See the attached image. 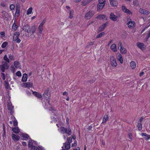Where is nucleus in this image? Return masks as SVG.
Wrapping results in <instances>:
<instances>
[{
    "label": "nucleus",
    "instance_id": "obj_1",
    "mask_svg": "<svg viewBox=\"0 0 150 150\" xmlns=\"http://www.w3.org/2000/svg\"><path fill=\"white\" fill-rule=\"evenodd\" d=\"M51 91L49 88H46L44 90L43 96L46 100L47 103H49L51 97Z\"/></svg>",
    "mask_w": 150,
    "mask_h": 150
},
{
    "label": "nucleus",
    "instance_id": "obj_2",
    "mask_svg": "<svg viewBox=\"0 0 150 150\" xmlns=\"http://www.w3.org/2000/svg\"><path fill=\"white\" fill-rule=\"evenodd\" d=\"M60 132L63 134L66 133L68 136L70 135L71 134V130L70 128L67 129L64 127H61L59 129Z\"/></svg>",
    "mask_w": 150,
    "mask_h": 150
},
{
    "label": "nucleus",
    "instance_id": "obj_3",
    "mask_svg": "<svg viewBox=\"0 0 150 150\" xmlns=\"http://www.w3.org/2000/svg\"><path fill=\"white\" fill-rule=\"evenodd\" d=\"M20 35V33L18 32H16L14 33L13 36V40L18 43H19L21 40L19 39L18 36Z\"/></svg>",
    "mask_w": 150,
    "mask_h": 150
},
{
    "label": "nucleus",
    "instance_id": "obj_4",
    "mask_svg": "<svg viewBox=\"0 0 150 150\" xmlns=\"http://www.w3.org/2000/svg\"><path fill=\"white\" fill-rule=\"evenodd\" d=\"M118 49L120 50V52L123 54H125L127 52V50L123 47L122 43L120 42L118 44Z\"/></svg>",
    "mask_w": 150,
    "mask_h": 150
},
{
    "label": "nucleus",
    "instance_id": "obj_5",
    "mask_svg": "<svg viewBox=\"0 0 150 150\" xmlns=\"http://www.w3.org/2000/svg\"><path fill=\"white\" fill-rule=\"evenodd\" d=\"M52 104H45L44 105L45 108L51 111H55L56 109L55 108L52 106Z\"/></svg>",
    "mask_w": 150,
    "mask_h": 150
},
{
    "label": "nucleus",
    "instance_id": "obj_6",
    "mask_svg": "<svg viewBox=\"0 0 150 150\" xmlns=\"http://www.w3.org/2000/svg\"><path fill=\"white\" fill-rule=\"evenodd\" d=\"M94 14V12L92 11H89L85 14V18L87 19H90Z\"/></svg>",
    "mask_w": 150,
    "mask_h": 150
},
{
    "label": "nucleus",
    "instance_id": "obj_7",
    "mask_svg": "<svg viewBox=\"0 0 150 150\" xmlns=\"http://www.w3.org/2000/svg\"><path fill=\"white\" fill-rule=\"evenodd\" d=\"M13 108L14 106L12 105V104H7V109L11 115H12L14 113Z\"/></svg>",
    "mask_w": 150,
    "mask_h": 150
},
{
    "label": "nucleus",
    "instance_id": "obj_8",
    "mask_svg": "<svg viewBox=\"0 0 150 150\" xmlns=\"http://www.w3.org/2000/svg\"><path fill=\"white\" fill-rule=\"evenodd\" d=\"M110 60L111 65L112 66L116 67L117 66V64L116 62V59L113 56H110Z\"/></svg>",
    "mask_w": 150,
    "mask_h": 150
},
{
    "label": "nucleus",
    "instance_id": "obj_9",
    "mask_svg": "<svg viewBox=\"0 0 150 150\" xmlns=\"http://www.w3.org/2000/svg\"><path fill=\"white\" fill-rule=\"evenodd\" d=\"M110 18L114 21H118V17L115 15L113 13H111L110 14Z\"/></svg>",
    "mask_w": 150,
    "mask_h": 150
},
{
    "label": "nucleus",
    "instance_id": "obj_10",
    "mask_svg": "<svg viewBox=\"0 0 150 150\" xmlns=\"http://www.w3.org/2000/svg\"><path fill=\"white\" fill-rule=\"evenodd\" d=\"M16 11L15 16L18 17L20 14V6L18 3H17L16 6Z\"/></svg>",
    "mask_w": 150,
    "mask_h": 150
},
{
    "label": "nucleus",
    "instance_id": "obj_11",
    "mask_svg": "<svg viewBox=\"0 0 150 150\" xmlns=\"http://www.w3.org/2000/svg\"><path fill=\"white\" fill-rule=\"evenodd\" d=\"M108 24V22L105 23L103 25H101L100 27L98 29V32H101L103 31L104 29L106 27Z\"/></svg>",
    "mask_w": 150,
    "mask_h": 150
},
{
    "label": "nucleus",
    "instance_id": "obj_12",
    "mask_svg": "<svg viewBox=\"0 0 150 150\" xmlns=\"http://www.w3.org/2000/svg\"><path fill=\"white\" fill-rule=\"evenodd\" d=\"M135 24V23L134 21H129L127 24L128 27L130 28H133Z\"/></svg>",
    "mask_w": 150,
    "mask_h": 150
},
{
    "label": "nucleus",
    "instance_id": "obj_13",
    "mask_svg": "<svg viewBox=\"0 0 150 150\" xmlns=\"http://www.w3.org/2000/svg\"><path fill=\"white\" fill-rule=\"evenodd\" d=\"M110 2L111 6H116L118 4L117 0H110Z\"/></svg>",
    "mask_w": 150,
    "mask_h": 150
},
{
    "label": "nucleus",
    "instance_id": "obj_14",
    "mask_svg": "<svg viewBox=\"0 0 150 150\" xmlns=\"http://www.w3.org/2000/svg\"><path fill=\"white\" fill-rule=\"evenodd\" d=\"M11 137L15 141L18 140L20 139V137L14 134H11Z\"/></svg>",
    "mask_w": 150,
    "mask_h": 150
},
{
    "label": "nucleus",
    "instance_id": "obj_15",
    "mask_svg": "<svg viewBox=\"0 0 150 150\" xmlns=\"http://www.w3.org/2000/svg\"><path fill=\"white\" fill-rule=\"evenodd\" d=\"M139 12L141 13L142 14L146 15L149 14L150 13L149 11L145 10L142 9V8L140 9Z\"/></svg>",
    "mask_w": 150,
    "mask_h": 150
},
{
    "label": "nucleus",
    "instance_id": "obj_16",
    "mask_svg": "<svg viewBox=\"0 0 150 150\" xmlns=\"http://www.w3.org/2000/svg\"><path fill=\"white\" fill-rule=\"evenodd\" d=\"M36 26L35 25L32 26L31 28H29V29L28 30V33H34L36 30Z\"/></svg>",
    "mask_w": 150,
    "mask_h": 150
},
{
    "label": "nucleus",
    "instance_id": "obj_17",
    "mask_svg": "<svg viewBox=\"0 0 150 150\" xmlns=\"http://www.w3.org/2000/svg\"><path fill=\"white\" fill-rule=\"evenodd\" d=\"M122 9L124 12L128 14H130L131 13L129 9H127L125 6H122Z\"/></svg>",
    "mask_w": 150,
    "mask_h": 150
},
{
    "label": "nucleus",
    "instance_id": "obj_18",
    "mask_svg": "<svg viewBox=\"0 0 150 150\" xmlns=\"http://www.w3.org/2000/svg\"><path fill=\"white\" fill-rule=\"evenodd\" d=\"M76 139V137L75 136H73L72 137H70L67 138V142L69 143L70 144L72 142V140L73 139L75 140Z\"/></svg>",
    "mask_w": 150,
    "mask_h": 150
},
{
    "label": "nucleus",
    "instance_id": "obj_19",
    "mask_svg": "<svg viewBox=\"0 0 150 150\" xmlns=\"http://www.w3.org/2000/svg\"><path fill=\"white\" fill-rule=\"evenodd\" d=\"M29 25L26 24L23 27V29L25 31L28 33V30L29 29Z\"/></svg>",
    "mask_w": 150,
    "mask_h": 150
},
{
    "label": "nucleus",
    "instance_id": "obj_20",
    "mask_svg": "<svg viewBox=\"0 0 150 150\" xmlns=\"http://www.w3.org/2000/svg\"><path fill=\"white\" fill-rule=\"evenodd\" d=\"M33 93L34 96L38 98H41L42 97V96L41 94L36 91H33Z\"/></svg>",
    "mask_w": 150,
    "mask_h": 150
},
{
    "label": "nucleus",
    "instance_id": "obj_21",
    "mask_svg": "<svg viewBox=\"0 0 150 150\" xmlns=\"http://www.w3.org/2000/svg\"><path fill=\"white\" fill-rule=\"evenodd\" d=\"M109 119L108 115H105L103 117L102 123L103 124H105L106 122Z\"/></svg>",
    "mask_w": 150,
    "mask_h": 150
},
{
    "label": "nucleus",
    "instance_id": "obj_22",
    "mask_svg": "<svg viewBox=\"0 0 150 150\" xmlns=\"http://www.w3.org/2000/svg\"><path fill=\"white\" fill-rule=\"evenodd\" d=\"M142 136H144V138L146 140H148L150 139V135L147 134L146 133H142L141 134Z\"/></svg>",
    "mask_w": 150,
    "mask_h": 150
},
{
    "label": "nucleus",
    "instance_id": "obj_23",
    "mask_svg": "<svg viewBox=\"0 0 150 150\" xmlns=\"http://www.w3.org/2000/svg\"><path fill=\"white\" fill-rule=\"evenodd\" d=\"M13 132L16 134L19 133L20 132V130L18 127H15L13 128L12 129Z\"/></svg>",
    "mask_w": 150,
    "mask_h": 150
},
{
    "label": "nucleus",
    "instance_id": "obj_24",
    "mask_svg": "<svg viewBox=\"0 0 150 150\" xmlns=\"http://www.w3.org/2000/svg\"><path fill=\"white\" fill-rule=\"evenodd\" d=\"M2 16L4 18L6 19L8 18V17L9 15L7 12L5 11H3L2 12Z\"/></svg>",
    "mask_w": 150,
    "mask_h": 150
},
{
    "label": "nucleus",
    "instance_id": "obj_25",
    "mask_svg": "<svg viewBox=\"0 0 150 150\" xmlns=\"http://www.w3.org/2000/svg\"><path fill=\"white\" fill-rule=\"evenodd\" d=\"M117 57L118 60L120 61V63L122 64L123 63L122 57L121 54H119L118 56H117Z\"/></svg>",
    "mask_w": 150,
    "mask_h": 150
},
{
    "label": "nucleus",
    "instance_id": "obj_26",
    "mask_svg": "<svg viewBox=\"0 0 150 150\" xmlns=\"http://www.w3.org/2000/svg\"><path fill=\"white\" fill-rule=\"evenodd\" d=\"M22 137L23 138V140H27L29 139V135L26 134H22Z\"/></svg>",
    "mask_w": 150,
    "mask_h": 150
},
{
    "label": "nucleus",
    "instance_id": "obj_27",
    "mask_svg": "<svg viewBox=\"0 0 150 150\" xmlns=\"http://www.w3.org/2000/svg\"><path fill=\"white\" fill-rule=\"evenodd\" d=\"M28 78V75L27 74L25 73L23 75V76L22 78V81L23 82H26Z\"/></svg>",
    "mask_w": 150,
    "mask_h": 150
},
{
    "label": "nucleus",
    "instance_id": "obj_28",
    "mask_svg": "<svg viewBox=\"0 0 150 150\" xmlns=\"http://www.w3.org/2000/svg\"><path fill=\"white\" fill-rule=\"evenodd\" d=\"M24 86L25 87H30L33 86V83L30 82H26L24 83Z\"/></svg>",
    "mask_w": 150,
    "mask_h": 150
},
{
    "label": "nucleus",
    "instance_id": "obj_29",
    "mask_svg": "<svg viewBox=\"0 0 150 150\" xmlns=\"http://www.w3.org/2000/svg\"><path fill=\"white\" fill-rule=\"evenodd\" d=\"M64 145L65 148L68 150H69L70 148V144L69 143L66 142L64 144Z\"/></svg>",
    "mask_w": 150,
    "mask_h": 150
},
{
    "label": "nucleus",
    "instance_id": "obj_30",
    "mask_svg": "<svg viewBox=\"0 0 150 150\" xmlns=\"http://www.w3.org/2000/svg\"><path fill=\"white\" fill-rule=\"evenodd\" d=\"M137 47L141 49H143L144 47V44L142 43H140V42H138L137 43Z\"/></svg>",
    "mask_w": 150,
    "mask_h": 150
},
{
    "label": "nucleus",
    "instance_id": "obj_31",
    "mask_svg": "<svg viewBox=\"0 0 150 150\" xmlns=\"http://www.w3.org/2000/svg\"><path fill=\"white\" fill-rule=\"evenodd\" d=\"M116 45L115 44H112L110 47L111 50L114 52H116L117 51V50L116 48Z\"/></svg>",
    "mask_w": 150,
    "mask_h": 150
},
{
    "label": "nucleus",
    "instance_id": "obj_32",
    "mask_svg": "<svg viewBox=\"0 0 150 150\" xmlns=\"http://www.w3.org/2000/svg\"><path fill=\"white\" fill-rule=\"evenodd\" d=\"M105 5L103 4L98 3V10H101L103 9Z\"/></svg>",
    "mask_w": 150,
    "mask_h": 150
},
{
    "label": "nucleus",
    "instance_id": "obj_33",
    "mask_svg": "<svg viewBox=\"0 0 150 150\" xmlns=\"http://www.w3.org/2000/svg\"><path fill=\"white\" fill-rule=\"evenodd\" d=\"M89 1L88 0H85L81 2V4L82 5L84 6L86 5L87 4L89 3Z\"/></svg>",
    "mask_w": 150,
    "mask_h": 150
},
{
    "label": "nucleus",
    "instance_id": "obj_34",
    "mask_svg": "<svg viewBox=\"0 0 150 150\" xmlns=\"http://www.w3.org/2000/svg\"><path fill=\"white\" fill-rule=\"evenodd\" d=\"M105 18V16L104 15H100L97 17V18L100 19H104Z\"/></svg>",
    "mask_w": 150,
    "mask_h": 150
},
{
    "label": "nucleus",
    "instance_id": "obj_35",
    "mask_svg": "<svg viewBox=\"0 0 150 150\" xmlns=\"http://www.w3.org/2000/svg\"><path fill=\"white\" fill-rule=\"evenodd\" d=\"M130 64L131 67L132 69L136 67V64L133 61H131Z\"/></svg>",
    "mask_w": 150,
    "mask_h": 150
},
{
    "label": "nucleus",
    "instance_id": "obj_36",
    "mask_svg": "<svg viewBox=\"0 0 150 150\" xmlns=\"http://www.w3.org/2000/svg\"><path fill=\"white\" fill-rule=\"evenodd\" d=\"M12 29H13L15 31L17 29V28H18V26L15 23V21H14V23L13 24V25L12 26Z\"/></svg>",
    "mask_w": 150,
    "mask_h": 150
},
{
    "label": "nucleus",
    "instance_id": "obj_37",
    "mask_svg": "<svg viewBox=\"0 0 150 150\" xmlns=\"http://www.w3.org/2000/svg\"><path fill=\"white\" fill-rule=\"evenodd\" d=\"M28 147L30 148L32 147L33 146V140H29V143L28 144Z\"/></svg>",
    "mask_w": 150,
    "mask_h": 150
},
{
    "label": "nucleus",
    "instance_id": "obj_38",
    "mask_svg": "<svg viewBox=\"0 0 150 150\" xmlns=\"http://www.w3.org/2000/svg\"><path fill=\"white\" fill-rule=\"evenodd\" d=\"M14 120L13 121V125L15 127H16L18 125V122L14 117H13Z\"/></svg>",
    "mask_w": 150,
    "mask_h": 150
},
{
    "label": "nucleus",
    "instance_id": "obj_39",
    "mask_svg": "<svg viewBox=\"0 0 150 150\" xmlns=\"http://www.w3.org/2000/svg\"><path fill=\"white\" fill-rule=\"evenodd\" d=\"M3 133L2 134V136L3 137H6V131L4 124H3Z\"/></svg>",
    "mask_w": 150,
    "mask_h": 150
},
{
    "label": "nucleus",
    "instance_id": "obj_40",
    "mask_svg": "<svg viewBox=\"0 0 150 150\" xmlns=\"http://www.w3.org/2000/svg\"><path fill=\"white\" fill-rule=\"evenodd\" d=\"M137 127L138 130L139 131L141 130L142 129V123H138Z\"/></svg>",
    "mask_w": 150,
    "mask_h": 150
},
{
    "label": "nucleus",
    "instance_id": "obj_41",
    "mask_svg": "<svg viewBox=\"0 0 150 150\" xmlns=\"http://www.w3.org/2000/svg\"><path fill=\"white\" fill-rule=\"evenodd\" d=\"M3 66L5 67L6 68V69H8L9 68V65L6 62H5L2 65Z\"/></svg>",
    "mask_w": 150,
    "mask_h": 150
},
{
    "label": "nucleus",
    "instance_id": "obj_42",
    "mask_svg": "<svg viewBox=\"0 0 150 150\" xmlns=\"http://www.w3.org/2000/svg\"><path fill=\"white\" fill-rule=\"evenodd\" d=\"M20 64L18 61H15L13 63V65L16 68H18Z\"/></svg>",
    "mask_w": 150,
    "mask_h": 150
},
{
    "label": "nucleus",
    "instance_id": "obj_43",
    "mask_svg": "<svg viewBox=\"0 0 150 150\" xmlns=\"http://www.w3.org/2000/svg\"><path fill=\"white\" fill-rule=\"evenodd\" d=\"M4 85L6 89H8L9 88V85L8 83L6 81H4Z\"/></svg>",
    "mask_w": 150,
    "mask_h": 150
},
{
    "label": "nucleus",
    "instance_id": "obj_44",
    "mask_svg": "<svg viewBox=\"0 0 150 150\" xmlns=\"http://www.w3.org/2000/svg\"><path fill=\"white\" fill-rule=\"evenodd\" d=\"M105 34V33L104 32H102L101 33L99 34L98 35L96 36V38H99L100 37H101L103 35H104Z\"/></svg>",
    "mask_w": 150,
    "mask_h": 150
},
{
    "label": "nucleus",
    "instance_id": "obj_45",
    "mask_svg": "<svg viewBox=\"0 0 150 150\" xmlns=\"http://www.w3.org/2000/svg\"><path fill=\"white\" fill-rule=\"evenodd\" d=\"M32 10H33V8L32 7H30V8H29L27 11V14L29 15V14H30L31 13V12L32 11Z\"/></svg>",
    "mask_w": 150,
    "mask_h": 150
},
{
    "label": "nucleus",
    "instance_id": "obj_46",
    "mask_svg": "<svg viewBox=\"0 0 150 150\" xmlns=\"http://www.w3.org/2000/svg\"><path fill=\"white\" fill-rule=\"evenodd\" d=\"M106 0H98V3L103 4L104 5H105L106 4Z\"/></svg>",
    "mask_w": 150,
    "mask_h": 150
},
{
    "label": "nucleus",
    "instance_id": "obj_47",
    "mask_svg": "<svg viewBox=\"0 0 150 150\" xmlns=\"http://www.w3.org/2000/svg\"><path fill=\"white\" fill-rule=\"evenodd\" d=\"M4 60L6 61L5 62H7L8 63L9 62V60L7 57V56L6 55H5V56L4 57Z\"/></svg>",
    "mask_w": 150,
    "mask_h": 150
},
{
    "label": "nucleus",
    "instance_id": "obj_48",
    "mask_svg": "<svg viewBox=\"0 0 150 150\" xmlns=\"http://www.w3.org/2000/svg\"><path fill=\"white\" fill-rule=\"evenodd\" d=\"M133 4L134 5H136L137 6H138L139 5L138 0H134Z\"/></svg>",
    "mask_w": 150,
    "mask_h": 150
},
{
    "label": "nucleus",
    "instance_id": "obj_49",
    "mask_svg": "<svg viewBox=\"0 0 150 150\" xmlns=\"http://www.w3.org/2000/svg\"><path fill=\"white\" fill-rule=\"evenodd\" d=\"M8 44V42H4L1 45V47L3 48H5Z\"/></svg>",
    "mask_w": 150,
    "mask_h": 150
},
{
    "label": "nucleus",
    "instance_id": "obj_50",
    "mask_svg": "<svg viewBox=\"0 0 150 150\" xmlns=\"http://www.w3.org/2000/svg\"><path fill=\"white\" fill-rule=\"evenodd\" d=\"M0 68L1 69V70L2 72H4L5 69H6V68L5 67L1 65L0 66Z\"/></svg>",
    "mask_w": 150,
    "mask_h": 150
},
{
    "label": "nucleus",
    "instance_id": "obj_51",
    "mask_svg": "<svg viewBox=\"0 0 150 150\" xmlns=\"http://www.w3.org/2000/svg\"><path fill=\"white\" fill-rule=\"evenodd\" d=\"M31 150H39V149L36 146H34L31 148Z\"/></svg>",
    "mask_w": 150,
    "mask_h": 150
},
{
    "label": "nucleus",
    "instance_id": "obj_52",
    "mask_svg": "<svg viewBox=\"0 0 150 150\" xmlns=\"http://www.w3.org/2000/svg\"><path fill=\"white\" fill-rule=\"evenodd\" d=\"M128 135L130 140L132 141V134L130 133H129Z\"/></svg>",
    "mask_w": 150,
    "mask_h": 150
},
{
    "label": "nucleus",
    "instance_id": "obj_53",
    "mask_svg": "<svg viewBox=\"0 0 150 150\" xmlns=\"http://www.w3.org/2000/svg\"><path fill=\"white\" fill-rule=\"evenodd\" d=\"M15 6L13 4H11L10 5V8L11 10H13L14 9Z\"/></svg>",
    "mask_w": 150,
    "mask_h": 150
},
{
    "label": "nucleus",
    "instance_id": "obj_54",
    "mask_svg": "<svg viewBox=\"0 0 150 150\" xmlns=\"http://www.w3.org/2000/svg\"><path fill=\"white\" fill-rule=\"evenodd\" d=\"M16 75L18 76H21V74L19 71H18L16 73Z\"/></svg>",
    "mask_w": 150,
    "mask_h": 150
},
{
    "label": "nucleus",
    "instance_id": "obj_55",
    "mask_svg": "<svg viewBox=\"0 0 150 150\" xmlns=\"http://www.w3.org/2000/svg\"><path fill=\"white\" fill-rule=\"evenodd\" d=\"M8 58L11 60H13V56L10 54L8 56Z\"/></svg>",
    "mask_w": 150,
    "mask_h": 150
},
{
    "label": "nucleus",
    "instance_id": "obj_56",
    "mask_svg": "<svg viewBox=\"0 0 150 150\" xmlns=\"http://www.w3.org/2000/svg\"><path fill=\"white\" fill-rule=\"evenodd\" d=\"M77 145V141H75L74 143H72L71 145L72 146L74 147L75 146Z\"/></svg>",
    "mask_w": 150,
    "mask_h": 150
},
{
    "label": "nucleus",
    "instance_id": "obj_57",
    "mask_svg": "<svg viewBox=\"0 0 150 150\" xmlns=\"http://www.w3.org/2000/svg\"><path fill=\"white\" fill-rule=\"evenodd\" d=\"M74 11H70L69 13V18H73V16H72V14L73 13Z\"/></svg>",
    "mask_w": 150,
    "mask_h": 150
},
{
    "label": "nucleus",
    "instance_id": "obj_58",
    "mask_svg": "<svg viewBox=\"0 0 150 150\" xmlns=\"http://www.w3.org/2000/svg\"><path fill=\"white\" fill-rule=\"evenodd\" d=\"M38 35H40L42 33L43 30L41 29H38Z\"/></svg>",
    "mask_w": 150,
    "mask_h": 150
},
{
    "label": "nucleus",
    "instance_id": "obj_59",
    "mask_svg": "<svg viewBox=\"0 0 150 150\" xmlns=\"http://www.w3.org/2000/svg\"><path fill=\"white\" fill-rule=\"evenodd\" d=\"M45 22H46V19L45 18V19H44L42 22H41L40 24H41V25H42V26H43V25H44V24L45 23Z\"/></svg>",
    "mask_w": 150,
    "mask_h": 150
},
{
    "label": "nucleus",
    "instance_id": "obj_60",
    "mask_svg": "<svg viewBox=\"0 0 150 150\" xmlns=\"http://www.w3.org/2000/svg\"><path fill=\"white\" fill-rule=\"evenodd\" d=\"M1 74L2 75V77L3 79L4 80L6 78L5 74L3 73H2Z\"/></svg>",
    "mask_w": 150,
    "mask_h": 150
},
{
    "label": "nucleus",
    "instance_id": "obj_61",
    "mask_svg": "<svg viewBox=\"0 0 150 150\" xmlns=\"http://www.w3.org/2000/svg\"><path fill=\"white\" fill-rule=\"evenodd\" d=\"M0 34L2 37H4L5 36V33L4 32H1L0 33Z\"/></svg>",
    "mask_w": 150,
    "mask_h": 150
},
{
    "label": "nucleus",
    "instance_id": "obj_62",
    "mask_svg": "<svg viewBox=\"0 0 150 150\" xmlns=\"http://www.w3.org/2000/svg\"><path fill=\"white\" fill-rule=\"evenodd\" d=\"M11 71H13V72L15 71V68L13 66H11Z\"/></svg>",
    "mask_w": 150,
    "mask_h": 150
},
{
    "label": "nucleus",
    "instance_id": "obj_63",
    "mask_svg": "<svg viewBox=\"0 0 150 150\" xmlns=\"http://www.w3.org/2000/svg\"><path fill=\"white\" fill-rule=\"evenodd\" d=\"M43 26H42V25L40 24L39 25L38 27V29H43Z\"/></svg>",
    "mask_w": 150,
    "mask_h": 150
},
{
    "label": "nucleus",
    "instance_id": "obj_64",
    "mask_svg": "<svg viewBox=\"0 0 150 150\" xmlns=\"http://www.w3.org/2000/svg\"><path fill=\"white\" fill-rule=\"evenodd\" d=\"M63 95L64 96L65 95L67 96L68 95V94L67 92L65 91L63 93Z\"/></svg>",
    "mask_w": 150,
    "mask_h": 150
}]
</instances>
